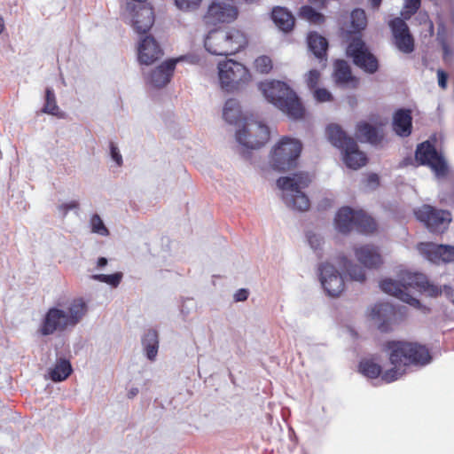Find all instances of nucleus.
Returning <instances> with one entry per match:
<instances>
[{
    "instance_id": "44",
    "label": "nucleus",
    "mask_w": 454,
    "mask_h": 454,
    "mask_svg": "<svg viewBox=\"0 0 454 454\" xmlns=\"http://www.w3.org/2000/svg\"><path fill=\"white\" fill-rule=\"evenodd\" d=\"M441 202L454 207V184H450V187L442 192Z\"/></svg>"
},
{
    "instance_id": "3",
    "label": "nucleus",
    "mask_w": 454,
    "mask_h": 454,
    "mask_svg": "<svg viewBox=\"0 0 454 454\" xmlns=\"http://www.w3.org/2000/svg\"><path fill=\"white\" fill-rule=\"evenodd\" d=\"M87 310V304L82 298L72 300L65 309L51 308L42 321L39 332L47 336L73 328L82 319Z\"/></svg>"
},
{
    "instance_id": "31",
    "label": "nucleus",
    "mask_w": 454,
    "mask_h": 454,
    "mask_svg": "<svg viewBox=\"0 0 454 454\" xmlns=\"http://www.w3.org/2000/svg\"><path fill=\"white\" fill-rule=\"evenodd\" d=\"M73 369L68 360L60 358L50 371V378L54 382L63 381L69 377Z\"/></svg>"
},
{
    "instance_id": "16",
    "label": "nucleus",
    "mask_w": 454,
    "mask_h": 454,
    "mask_svg": "<svg viewBox=\"0 0 454 454\" xmlns=\"http://www.w3.org/2000/svg\"><path fill=\"white\" fill-rule=\"evenodd\" d=\"M321 284L329 296L337 297L344 290L341 275L330 263H322L319 268Z\"/></svg>"
},
{
    "instance_id": "19",
    "label": "nucleus",
    "mask_w": 454,
    "mask_h": 454,
    "mask_svg": "<svg viewBox=\"0 0 454 454\" xmlns=\"http://www.w3.org/2000/svg\"><path fill=\"white\" fill-rule=\"evenodd\" d=\"M163 55V51L156 40L151 36H145L138 47V59L140 63L150 65L158 60Z\"/></svg>"
},
{
    "instance_id": "18",
    "label": "nucleus",
    "mask_w": 454,
    "mask_h": 454,
    "mask_svg": "<svg viewBox=\"0 0 454 454\" xmlns=\"http://www.w3.org/2000/svg\"><path fill=\"white\" fill-rule=\"evenodd\" d=\"M182 59H172L155 68L148 77V82L155 88L166 86L171 80L176 63Z\"/></svg>"
},
{
    "instance_id": "7",
    "label": "nucleus",
    "mask_w": 454,
    "mask_h": 454,
    "mask_svg": "<svg viewBox=\"0 0 454 454\" xmlns=\"http://www.w3.org/2000/svg\"><path fill=\"white\" fill-rule=\"evenodd\" d=\"M336 229L341 233L353 230L364 234L373 233L377 230L375 220L363 210H354L349 207H341L335 216Z\"/></svg>"
},
{
    "instance_id": "30",
    "label": "nucleus",
    "mask_w": 454,
    "mask_h": 454,
    "mask_svg": "<svg viewBox=\"0 0 454 454\" xmlns=\"http://www.w3.org/2000/svg\"><path fill=\"white\" fill-rule=\"evenodd\" d=\"M223 116L230 124L238 125L242 121V114L239 102L236 99H228L223 107Z\"/></svg>"
},
{
    "instance_id": "32",
    "label": "nucleus",
    "mask_w": 454,
    "mask_h": 454,
    "mask_svg": "<svg viewBox=\"0 0 454 454\" xmlns=\"http://www.w3.org/2000/svg\"><path fill=\"white\" fill-rule=\"evenodd\" d=\"M339 264L346 270L350 279L364 282L365 280V272L364 269L358 265H354L345 256L339 258Z\"/></svg>"
},
{
    "instance_id": "2",
    "label": "nucleus",
    "mask_w": 454,
    "mask_h": 454,
    "mask_svg": "<svg viewBox=\"0 0 454 454\" xmlns=\"http://www.w3.org/2000/svg\"><path fill=\"white\" fill-rule=\"evenodd\" d=\"M380 289L390 295L413 306L419 307L420 302L409 292L411 289L419 293H425L431 297H437L444 292L447 297H452L454 289L450 286H443V288L431 283L426 275L422 273L406 272L402 276L401 281L386 278L380 283Z\"/></svg>"
},
{
    "instance_id": "50",
    "label": "nucleus",
    "mask_w": 454,
    "mask_h": 454,
    "mask_svg": "<svg viewBox=\"0 0 454 454\" xmlns=\"http://www.w3.org/2000/svg\"><path fill=\"white\" fill-rule=\"evenodd\" d=\"M78 207L79 203L75 200H73L69 203L62 204L59 206V209L63 212L64 215H66L69 210L77 208Z\"/></svg>"
},
{
    "instance_id": "47",
    "label": "nucleus",
    "mask_w": 454,
    "mask_h": 454,
    "mask_svg": "<svg viewBox=\"0 0 454 454\" xmlns=\"http://www.w3.org/2000/svg\"><path fill=\"white\" fill-rule=\"evenodd\" d=\"M110 153L112 159L116 162L118 166L122 165V157L119 152L118 147L115 145L114 142L110 143Z\"/></svg>"
},
{
    "instance_id": "34",
    "label": "nucleus",
    "mask_w": 454,
    "mask_h": 454,
    "mask_svg": "<svg viewBox=\"0 0 454 454\" xmlns=\"http://www.w3.org/2000/svg\"><path fill=\"white\" fill-rule=\"evenodd\" d=\"M351 29L348 33H359L363 30L367 23L366 15L364 10L355 9L350 14Z\"/></svg>"
},
{
    "instance_id": "49",
    "label": "nucleus",
    "mask_w": 454,
    "mask_h": 454,
    "mask_svg": "<svg viewBox=\"0 0 454 454\" xmlns=\"http://www.w3.org/2000/svg\"><path fill=\"white\" fill-rule=\"evenodd\" d=\"M438 84L442 89L447 88L448 74L442 69L437 70Z\"/></svg>"
},
{
    "instance_id": "27",
    "label": "nucleus",
    "mask_w": 454,
    "mask_h": 454,
    "mask_svg": "<svg viewBox=\"0 0 454 454\" xmlns=\"http://www.w3.org/2000/svg\"><path fill=\"white\" fill-rule=\"evenodd\" d=\"M308 46L310 51L320 61H326L328 42L325 37L317 32H310L307 37Z\"/></svg>"
},
{
    "instance_id": "36",
    "label": "nucleus",
    "mask_w": 454,
    "mask_h": 454,
    "mask_svg": "<svg viewBox=\"0 0 454 454\" xmlns=\"http://www.w3.org/2000/svg\"><path fill=\"white\" fill-rule=\"evenodd\" d=\"M43 112L48 114L61 117L63 114L59 112V108L57 105L55 94L53 90L47 88L45 90V103L43 108Z\"/></svg>"
},
{
    "instance_id": "9",
    "label": "nucleus",
    "mask_w": 454,
    "mask_h": 454,
    "mask_svg": "<svg viewBox=\"0 0 454 454\" xmlns=\"http://www.w3.org/2000/svg\"><path fill=\"white\" fill-rule=\"evenodd\" d=\"M302 145L300 141L284 137L273 147L270 155V163L273 169L285 172L296 166Z\"/></svg>"
},
{
    "instance_id": "54",
    "label": "nucleus",
    "mask_w": 454,
    "mask_h": 454,
    "mask_svg": "<svg viewBox=\"0 0 454 454\" xmlns=\"http://www.w3.org/2000/svg\"><path fill=\"white\" fill-rule=\"evenodd\" d=\"M366 183L368 185H372L373 187L378 186L380 183L378 175L374 173L368 175Z\"/></svg>"
},
{
    "instance_id": "60",
    "label": "nucleus",
    "mask_w": 454,
    "mask_h": 454,
    "mask_svg": "<svg viewBox=\"0 0 454 454\" xmlns=\"http://www.w3.org/2000/svg\"><path fill=\"white\" fill-rule=\"evenodd\" d=\"M310 2L314 4H324L325 0H309Z\"/></svg>"
},
{
    "instance_id": "5",
    "label": "nucleus",
    "mask_w": 454,
    "mask_h": 454,
    "mask_svg": "<svg viewBox=\"0 0 454 454\" xmlns=\"http://www.w3.org/2000/svg\"><path fill=\"white\" fill-rule=\"evenodd\" d=\"M327 138L343 155L346 166L352 169H358L367 162L366 155L359 150L356 140L337 124H330L326 129Z\"/></svg>"
},
{
    "instance_id": "53",
    "label": "nucleus",
    "mask_w": 454,
    "mask_h": 454,
    "mask_svg": "<svg viewBox=\"0 0 454 454\" xmlns=\"http://www.w3.org/2000/svg\"><path fill=\"white\" fill-rule=\"evenodd\" d=\"M248 298V291L247 289H239L234 294V300L236 301H244Z\"/></svg>"
},
{
    "instance_id": "12",
    "label": "nucleus",
    "mask_w": 454,
    "mask_h": 454,
    "mask_svg": "<svg viewBox=\"0 0 454 454\" xmlns=\"http://www.w3.org/2000/svg\"><path fill=\"white\" fill-rule=\"evenodd\" d=\"M415 159L419 165L428 166L438 178L445 177L449 173V167L444 157L429 141L418 145Z\"/></svg>"
},
{
    "instance_id": "52",
    "label": "nucleus",
    "mask_w": 454,
    "mask_h": 454,
    "mask_svg": "<svg viewBox=\"0 0 454 454\" xmlns=\"http://www.w3.org/2000/svg\"><path fill=\"white\" fill-rule=\"evenodd\" d=\"M441 45L443 51V59L447 60V59L452 55V49L445 40L441 41Z\"/></svg>"
},
{
    "instance_id": "24",
    "label": "nucleus",
    "mask_w": 454,
    "mask_h": 454,
    "mask_svg": "<svg viewBox=\"0 0 454 454\" xmlns=\"http://www.w3.org/2000/svg\"><path fill=\"white\" fill-rule=\"evenodd\" d=\"M223 33L227 41V55L235 54L247 47L248 43L247 36L240 29L231 27L223 29Z\"/></svg>"
},
{
    "instance_id": "6",
    "label": "nucleus",
    "mask_w": 454,
    "mask_h": 454,
    "mask_svg": "<svg viewBox=\"0 0 454 454\" xmlns=\"http://www.w3.org/2000/svg\"><path fill=\"white\" fill-rule=\"evenodd\" d=\"M310 178L307 173H296L293 176L280 177L277 185L284 192L283 198L286 205L297 211H306L310 202L302 189L309 186Z\"/></svg>"
},
{
    "instance_id": "39",
    "label": "nucleus",
    "mask_w": 454,
    "mask_h": 454,
    "mask_svg": "<svg viewBox=\"0 0 454 454\" xmlns=\"http://www.w3.org/2000/svg\"><path fill=\"white\" fill-rule=\"evenodd\" d=\"M254 67L260 74H269L273 68V63L269 56L262 55L255 59Z\"/></svg>"
},
{
    "instance_id": "55",
    "label": "nucleus",
    "mask_w": 454,
    "mask_h": 454,
    "mask_svg": "<svg viewBox=\"0 0 454 454\" xmlns=\"http://www.w3.org/2000/svg\"><path fill=\"white\" fill-rule=\"evenodd\" d=\"M107 264V259L105 257H99L97 262V266L98 268H102Z\"/></svg>"
},
{
    "instance_id": "56",
    "label": "nucleus",
    "mask_w": 454,
    "mask_h": 454,
    "mask_svg": "<svg viewBox=\"0 0 454 454\" xmlns=\"http://www.w3.org/2000/svg\"><path fill=\"white\" fill-rule=\"evenodd\" d=\"M137 394H138V388H137V387H133V388H131V389L128 392V397H129V398H133V397H134V396H136Z\"/></svg>"
},
{
    "instance_id": "51",
    "label": "nucleus",
    "mask_w": 454,
    "mask_h": 454,
    "mask_svg": "<svg viewBox=\"0 0 454 454\" xmlns=\"http://www.w3.org/2000/svg\"><path fill=\"white\" fill-rule=\"evenodd\" d=\"M308 240H309V243L310 244L311 247L314 248V249H317L320 246V243H321V239L318 236H317L316 234H308Z\"/></svg>"
},
{
    "instance_id": "59",
    "label": "nucleus",
    "mask_w": 454,
    "mask_h": 454,
    "mask_svg": "<svg viewBox=\"0 0 454 454\" xmlns=\"http://www.w3.org/2000/svg\"><path fill=\"white\" fill-rule=\"evenodd\" d=\"M127 9L129 10L130 12H134L135 11V5L133 4H127Z\"/></svg>"
},
{
    "instance_id": "43",
    "label": "nucleus",
    "mask_w": 454,
    "mask_h": 454,
    "mask_svg": "<svg viewBox=\"0 0 454 454\" xmlns=\"http://www.w3.org/2000/svg\"><path fill=\"white\" fill-rule=\"evenodd\" d=\"M91 231L102 236L109 234L108 229L105 226L101 217L98 214H94L90 218Z\"/></svg>"
},
{
    "instance_id": "25",
    "label": "nucleus",
    "mask_w": 454,
    "mask_h": 454,
    "mask_svg": "<svg viewBox=\"0 0 454 454\" xmlns=\"http://www.w3.org/2000/svg\"><path fill=\"white\" fill-rule=\"evenodd\" d=\"M393 129L401 137H408L412 129L411 112L409 109L397 110L393 117Z\"/></svg>"
},
{
    "instance_id": "42",
    "label": "nucleus",
    "mask_w": 454,
    "mask_h": 454,
    "mask_svg": "<svg viewBox=\"0 0 454 454\" xmlns=\"http://www.w3.org/2000/svg\"><path fill=\"white\" fill-rule=\"evenodd\" d=\"M396 48L403 53H411L414 51V39L411 34L394 41Z\"/></svg>"
},
{
    "instance_id": "40",
    "label": "nucleus",
    "mask_w": 454,
    "mask_h": 454,
    "mask_svg": "<svg viewBox=\"0 0 454 454\" xmlns=\"http://www.w3.org/2000/svg\"><path fill=\"white\" fill-rule=\"evenodd\" d=\"M91 278L94 280H98L99 282L106 283L113 287H117L122 278L121 272H115L114 274L106 275V274H97L91 276Z\"/></svg>"
},
{
    "instance_id": "26",
    "label": "nucleus",
    "mask_w": 454,
    "mask_h": 454,
    "mask_svg": "<svg viewBox=\"0 0 454 454\" xmlns=\"http://www.w3.org/2000/svg\"><path fill=\"white\" fill-rule=\"evenodd\" d=\"M356 135L372 145L380 144L384 137L381 127L373 126L365 121H361L356 125Z\"/></svg>"
},
{
    "instance_id": "20",
    "label": "nucleus",
    "mask_w": 454,
    "mask_h": 454,
    "mask_svg": "<svg viewBox=\"0 0 454 454\" xmlns=\"http://www.w3.org/2000/svg\"><path fill=\"white\" fill-rule=\"evenodd\" d=\"M355 255L364 267L369 269H377L383 263L379 247L373 245H364L355 248Z\"/></svg>"
},
{
    "instance_id": "17",
    "label": "nucleus",
    "mask_w": 454,
    "mask_h": 454,
    "mask_svg": "<svg viewBox=\"0 0 454 454\" xmlns=\"http://www.w3.org/2000/svg\"><path fill=\"white\" fill-rule=\"evenodd\" d=\"M372 318L378 320L379 329L388 332L396 319V309L388 302L376 304L372 309Z\"/></svg>"
},
{
    "instance_id": "11",
    "label": "nucleus",
    "mask_w": 454,
    "mask_h": 454,
    "mask_svg": "<svg viewBox=\"0 0 454 454\" xmlns=\"http://www.w3.org/2000/svg\"><path fill=\"white\" fill-rule=\"evenodd\" d=\"M414 215L426 228L434 234H442L451 223V214L448 210L438 209L425 204L414 210Z\"/></svg>"
},
{
    "instance_id": "4",
    "label": "nucleus",
    "mask_w": 454,
    "mask_h": 454,
    "mask_svg": "<svg viewBox=\"0 0 454 454\" xmlns=\"http://www.w3.org/2000/svg\"><path fill=\"white\" fill-rule=\"evenodd\" d=\"M266 99L293 120L302 119L305 108L296 93L284 82L266 81L260 83Z\"/></svg>"
},
{
    "instance_id": "28",
    "label": "nucleus",
    "mask_w": 454,
    "mask_h": 454,
    "mask_svg": "<svg viewBox=\"0 0 454 454\" xmlns=\"http://www.w3.org/2000/svg\"><path fill=\"white\" fill-rule=\"evenodd\" d=\"M275 25L283 32H290L294 27V17L285 7L276 6L271 12Z\"/></svg>"
},
{
    "instance_id": "33",
    "label": "nucleus",
    "mask_w": 454,
    "mask_h": 454,
    "mask_svg": "<svg viewBox=\"0 0 454 454\" xmlns=\"http://www.w3.org/2000/svg\"><path fill=\"white\" fill-rule=\"evenodd\" d=\"M358 371L367 378L377 379L381 374L382 368L374 359L365 358L360 361Z\"/></svg>"
},
{
    "instance_id": "38",
    "label": "nucleus",
    "mask_w": 454,
    "mask_h": 454,
    "mask_svg": "<svg viewBox=\"0 0 454 454\" xmlns=\"http://www.w3.org/2000/svg\"><path fill=\"white\" fill-rule=\"evenodd\" d=\"M389 27L392 31L394 41L404 36L406 34H411L405 21L399 17L391 20L389 21Z\"/></svg>"
},
{
    "instance_id": "8",
    "label": "nucleus",
    "mask_w": 454,
    "mask_h": 454,
    "mask_svg": "<svg viewBox=\"0 0 454 454\" xmlns=\"http://www.w3.org/2000/svg\"><path fill=\"white\" fill-rule=\"evenodd\" d=\"M217 67L221 88L227 92L239 90L251 82L248 68L240 62L226 59L219 62Z\"/></svg>"
},
{
    "instance_id": "21",
    "label": "nucleus",
    "mask_w": 454,
    "mask_h": 454,
    "mask_svg": "<svg viewBox=\"0 0 454 454\" xmlns=\"http://www.w3.org/2000/svg\"><path fill=\"white\" fill-rule=\"evenodd\" d=\"M226 35L223 29H213L208 32L204 41L206 50L214 55L227 56Z\"/></svg>"
},
{
    "instance_id": "41",
    "label": "nucleus",
    "mask_w": 454,
    "mask_h": 454,
    "mask_svg": "<svg viewBox=\"0 0 454 454\" xmlns=\"http://www.w3.org/2000/svg\"><path fill=\"white\" fill-rule=\"evenodd\" d=\"M174 4L183 12H192L200 9L202 0H174Z\"/></svg>"
},
{
    "instance_id": "10",
    "label": "nucleus",
    "mask_w": 454,
    "mask_h": 454,
    "mask_svg": "<svg viewBox=\"0 0 454 454\" xmlns=\"http://www.w3.org/2000/svg\"><path fill=\"white\" fill-rule=\"evenodd\" d=\"M237 141L248 149H258L270 139L269 127L261 121L244 119L242 129L236 133Z\"/></svg>"
},
{
    "instance_id": "1",
    "label": "nucleus",
    "mask_w": 454,
    "mask_h": 454,
    "mask_svg": "<svg viewBox=\"0 0 454 454\" xmlns=\"http://www.w3.org/2000/svg\"><path fill=\"white\" fill-rule=\"evenodd\" d=\"M393 368L382 374V380L387 383L398 380L405 373L410 365H426L432 357L429 349L418 342L390 340L384 345Z\"/></svg>"
},
{
    "instance_id": "45",
    "label": "nucleus",
    "mask_w": 454,
    "mask_h": 454,
    "mask_svg": "<svg viewBox=\"0 0 454 454\" xmlns=\"http://www.w3.org/2000/svg\"><path fill=\"white\" fill-rule=\"evenodd\" d=\"M314 98L318 102H327L333 99L332 94L326 89H316L314 90Z\"/></svg>"
},
{
    "instance_id": "29",
    "label": "nucleus",
    "mask_w": 454,
    "mask_h": 454,
    "mask_svg": "<svg viewBox=\"0 0 454 454\" xmlns=\"http://www.w3.org/2000/svg\"><path fill=\"white\" fill-rule=\"evenodd\" d=\"M142 344L149 360L153 361L158 354L159 336L156 330L149 329L142 339Z\"/></svg>"
},
{
    "instance_id": "58",
    "label": "nucleus",
    "mask_w": 454,
    "mask_h": 454,
    "mask_svg": "<svg viewBox=\"0 0 454 454\" xmlns=\"http://www.w3.org/2000/svg\"><path fill=\"white\" fill-rule=\"evenodd\" d=\"M4 28V22L3 18L0 17V34L3 32Z\"/></svg>"
},
{
    "instance_id": "35",
    "label": "nucleus",
    "mask_w": 454,
    "mask_h": 454,
    "mask_svg": "<svg viewBox=\"0 0 454 454\" xmlns=\"http://www.w3.org/2000/svg\"><path fill=\"white\" fill-rule=\"evenodd\" d=\"M298 14L301 19H304L309 22L317 25H321L325 20V18L322 13L317 12L313 7L309 5L301 6Z\"/></svg>"
},
{
    "instance_id": "46",
    "label": "nucleus",
    "mask_w": 454,
    "mask_h": 454,
    "mask_svg": "<svg viewBox=\"0 0 454 454\" xmlns=\"http://www.w3.org/2000/svg\"><path fill=\"white\" fill-rule=\"evenodd\" d=\"M320 73L317 70H310L307 75V84L310 89H315L319 82Z\"/></svg>"
},
{
    "instance_id": "37",
    "label": "nucleus",
    "mask_w": 454,
    "mask_h": 454,
    "mask_svg": "<svg viewBox=\"0 0 454 454\" xmlns=\"http://www.w3.org/2000/svg\"><path fill=\"white\" fill-rule=\"evenodd\" d=\"M389 27L392 31L394 41L404 36L406 34H411L405 21L399 17L391 20L389 21Z\"/></svg>"
},
{
    "instance_id": "22",
    "label": "nucleus",
    "mask_w": 454,
    "mask_h": 454,
    "mask_svg": "<svg viewBox=\"0 0 454 454\" xmlns=\"http://www.w3.org/2000/svg\"><path fill=\"white\" fill-rule=\"evenodd\" d=\"M334 80L337 84L348 88H356L359 79L352 74L351 68L347 61L339 59L334 63Z\"/></svg>"
},
{
    "instance_id": "57",
    "label": "nucleus",
    "mask_w": 454,
    "mask_h": 454,
    "mask_svg": "<svg viewBox=\"0 0 454 454\" xmlns=\"http://www.w3.org/2000/svg\"><path fill=\"white\" fill-rule=\"evenodd\" d=\"M372 5L374 8H378L381 3V0H371Z\"/></svg>"
},
{
    "instance_id": "15",
    "label": "nucleus",
    "mask_w": 454,
    "mask_h": 454,
    "mask_svg": "<svg viewBox=\"0 0 454 454\" xmlns=\"http://www.w3.org/2000/svg\"><path fill=\"white\" fill-rule=\"evenodd\" d=\"M419 254L434 264L454 262V246L420 242L417 245Z\"/></svg>"
},
{
    "instance_id": "13",
    "label": "nucleus",
    "mask_w": 454,
    "mask_h": 454,
    "mask_svg": "<svg viewBox=\"0 0 454 454\" xmlns=\"http://www.w3.org/2000/svg\"><path fill=\"white\" fill-rule=\"evenodd\" d=\"M347 54L353 59L356 66L366 73L374 74L377 72L379 68L378 59L370 52L360 35L352 37L347 47Z\"/></svg>"
},
{
    "instance_id": "23",
    "label": "nucleus",
    "mask_w": 454,
    "mask_h": 454,
    "mask_svg": "<svg viewBox=\"0 0 454 454\" xmlns=\"http://www.w3.org/2000/svg\"><path fill=\"white\" fill-rule=\"evenodd\" d=\"M154 23V16L152 8L140 6L132 14V26L138 34H145Z\"/></svg>"
},
{
    "instance_id": "14",
    "label": "nucleus",
    "mask_w": 454,
    "mask_h": 454,
    "mask_svg": "<svg viewBox=\"0 0 454 454\" xmlns=\"http://www.w3.org/2000/svg\"><path fill=\"white\" fill-rule=\"evenodd\" d=\"M239 9L232 4L223 1H212L202 16L203 23L207 27L231 23L237 20Z\"/></svg>"
},
{
    "instance_id": "48",
    "label": "nucleus",
    "mask_w": 454,
    "mask_h": 454,
    "mask_svg": "<svg viewBox=\"0 0 454 454\" xmlns=\"http://www.w3.org/2000/svg\"><path fill=\"white\" fill-rule=\"evenodd\" d=\"M420 7V0H405V8L411 14L415 13Z\"/></svg>"
}]
</instances>
